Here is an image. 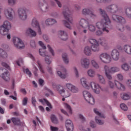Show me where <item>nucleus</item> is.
<instances>
[{
  "label": "nucleus",
  "mask_w": 131,
  "mask_h": 131,
  "mask_svg": "<svg viewBox=\"0 0 131 131\" xmlns=\"http://www.w3.org/2000/svg\"><path fill=\"white\" fill-rule=\"evenodd\" d=\"M100 13L101 14L102 17H103V20H102V23L98 22L96 23V27L98 28V29L102 30L103 31H105V32H109V30L111 26V21H110V19H109V17L105 12V11L102 10L101 9H99Z\"/></svg>",
  "instance_id": "1"
},
{
  "label": "nucleus",
  "mask_w": 131,
  "mask_h": 131,
  "mask_svg": "<svg viewBox=\"0 0 131 131\" xmlns=\"http://www.w3.org/2000/svg\"><path fill=\"white\" fill-rule=\"evenodd\" d=\"M38 43L39 46H40V47L42 48V49H39V53L40 56H42V57H46L45 61L47 64H50V63H52V61L51 60H50L49 58H51V56H55V52L54 51V50H53V48H52L50 45H48L47 47L50 54V55H49L46 52L47 47L46 46H45L43 42H42L41 41H39Z\"/></svg>",
  "instance_id": "2"
},
{
  "label": "nucleus",
  "mask_w": 131,
  "mask_h": 131,
  "mask_svg": "<svg viewBox=\"0 0 131 131\" xmlns=\"http://www.w3.org/2000/svg\"><path fill=\"white\" fill-rule=\"evenodd\" d=\"M80 84L83 88L86 89L87 90H90V89H92L95 94H100L101 90L102 88L100 86L99 84L92 81L90 84L88 83V80L85 78H82L80 79Z\"/></svg>",
  "instance_id": "3"
},
{
  "label": "nucleus",
  "mask_w": 131,
  "mask_h": 131,
  "mask_svg": "<svg viewBox=\"0 0 131 131\" xmlns=\"http://www.w3.org/2000/svg\"><path fill=\"white\" fill-rule=\"evenodd\" d=\"M79 25L82 29L89 28L90 31L94 32L96 30V27L93 24H89V21L83 18H82L79 21Z\"/></svg>",
  "instance_id": "4"
},
{
  "label": "nucleus",
  "mask_w": 131,
  "mask_h": 131,
  "mask_svg": "<svg viewBox=\"0 0 131 131\" xmlns=\"http://www.w3.org/2000/svg\"><path fill=\"white\" fill-rule=\"evenodd\" d=\"M104 70L107 78L108 79H112L111 73H115V72H118L120 69L119 68L116 67L110 68L108 66H105L104 67Z\"/></svg>",
  "instance_id": "5"
},
{
  "label": "nucleus",
  "mask_w": 131,
  "mask_h": 131,
  "mask_svg": "<svg viewBox=\"0 0 131 131\" xmlns=\"http://www.w3.org/2000/svg\"><path fill=\"white\" fill-rule=\"evenodd\" d=\"M12 28L11 23L6 20L4 22L2 26L0 27V34L1 35H6L8 34L9 30Z\"/></svg>",
  "instance_id": "6"
},
{
  "label": "nucleus",
  "mask_w": 131,
  "mask_h": 131,
  "mask_svg": "<svg viewBox=\"0 0 131 131\" xmlns=\"http://www.w3.org/2000/svg\"><path fill=\"white\" fill-rule=\"evenodd\" d=\"M108 80V84L111 89H114V88L116 87L118 90H121V91H124L125 90V87L117 80L113 82L111 81V79Z\"/></svg>",
  "instance_id": "7"
},
{
  "label": "nucleus",
  "mask_w": 131,
  "mask_h": 131,
  "mask_svg": "<svg viewBox=\"0 0 131 131\" xmlns=\"http://www.w3.org/2000/svg\"><path fill=\"white\" fill-rule=\"evenodd\" d=\"M83 96L86 102H88V103H89L91 105L95 104V98H94V97L92 96L90 92L86 91H83Z\"/></svg>",
  "instance_id": "8"
},
{
  "label": "nucleus",
  "mask_w": 131,
  "mask_h": 131,
  "mask_svg": "<svg viewBox=\"0 0 131 131\" xmlns=\"http://www.w3.org/2000/svg\"><path fill=\"white\" fill-rule=\"evenodd\" d=\"M56 90L58 92L59 94L64 98H68L71 96V93L69 91H65L62 86L58 85L56 86Z\"/></svg>",
  "instance_id": "9"
},
{
  "label": "nucleus",
  "mask_w": 131,
  "mask_h": 131,
  "mask_svg": "<svg viewBox=\"0 0 131 131\" xmlns=\"http://www.w3.org/2000/svg\"><path fill=\"white\" fill-rule=\"evenodd\" d=\"M27 9L25 7L20 8L17 10L18 18L23 21H25L27 19Z\"/></svg>",
  "instance_id": "10"
},
{
  "label": "nucleus",
  "mask_w": 131,
  "mask_h": 131,
  "mask_svg": "<svg viewBox=\"0 0 131 131\" xmlns=\"http://www.w3.org/2000/svg\"><path fill=\"white\" fill-rule=\"evenodd\" d=\"M94 112L96 114V115H98L97 117H96L95 120L96 123H98V124H99L100 125H102V124H104V121L101 120L100 118H105L106 117L105 115L99 112V110L97 108L94 109Z\"/></svg>",
  "instance_id": "11"
},
{
  "label": "nucleus",
  "mask_w": 131,
  "mask_h": 131,
  "mask_svg": "<svg viewBox=\"0 0 131 131\" xmlns=\"http://www.w3.org/2000/svg\"><path fill=\"white\" fill-rule=\"evenodd\" d=\"M13 42L14 46L17 49H24L25 48L24 42L19 37H14L13 38Z\"/></svg>",
  "instance_id": "12"
},
{
  "label": "nucleus",
  "mask_w": 131,
  "mask_h": 131,
  "mask_svg": "<svg viewBox=\"0 0 131 131\" xmlns=\"http://www.w3.org/2000/svg\"><path fill=\"white\" fill-rule=\"evenodd\" d=\"M99 60L103 63H110L112 61V58L110 55L107 53H102L99 55Z\"/></svg>",
  "instance_id": "13"
},
{
  "label": "nucleus",
  "mask_w": 131,
  "mask_h": 131,
  "mask_svg": "<svg viewBox=\"0 0 131 131\" xmlns=\"http://www.w3.org/2000/svg\"><path fill=\"white\" fill-rule=\"evenodd\" d=\"M57 74L61 78H66L67 76V71L62 66H58L57 68Z\"/></svg>",
  "instance_id": "14"
},
{
  "label": "nucleus",
  "mask_w": 131,
  "mask_h": 131,
  "mask_svg": "<svg viewBox=\"0 0 131 131\" xmlns=\"http://www.w3.org/2000/svg\"><path fill=\"white\" fill-rule=\"evenodd\" d=\"M31 27H32V28H33V29L37 30L38 34H41V30L40 29L39 24L36 20V18H33L32 23L31 24Z\"/></svg>",
  "instance_id": "15"
},
{
  "label": "nucleus",
  "mask_w": 131,
  "mask_h": 131,
  "mask_svg": "<svg viewBox=\"0 0 131 131\" xmlns=\"http://www.w3.org/2000/svg\"><path fill=\"white\" fill-rule=\"evenodd\" d=\"M90 43H91V49L93 52H98L100 48H99V42L95 39L90 38L89 39Z\"/></svg>",
  "instance_id": "16"
},
{
  "label": "nucleus",
  "mask_w": 131,
  "mask_h": 131,
  "mask_svg": "<svg viewBox=\"0 0 131 131\" xmlns=\"http://www.w3.org/2000/svg\"><path fill=\"white\" fill-rule=\"evenodd\" d=\"M0 74H1V77L5 81H9L10 80V77H9L10 75L6 69L1 68Z\"/></svg>",
  "instance_id": "17"
},
{
  "label": "nucleus",
  "mask_w": 131,
  "mask_h": 131,
  "mask_svg": "<svg viewBox=\"0 0 131 131\" xmlns=\"http://www.w3.org/2000/svg\"><path fill=\"white\" fill-rule=\"evenodd\" d=\"M13 13H15V11L12 8H8L5 11V15L7 19L9 20H13L14 16Z\"/></svg>",
  "instance_id": "18"
},
{
  "label": "nucleus",
  "mask_w": 131,
  "mask_h": 131,
  "mask_svg": "<svg viewBox=\"0 0 131 131\" xmlns=\"http://www.w3.org/2000/svg\"><path fill=\"white\" fill-rule=\"evenodd\" d=\"M63 14L64 18H66V20H67V21L70 23L71 25H73L72 17L70 16V11L67 9L63 12Z\"/></svg>",
  "instance_id": "19"
},
{
  "label": "nucleus",
  "mask_w": 131,
  "mask_h": 131,
  "mask_svg": "<svg viewBox=\"0 0 131 131\" xmlns=\"http://www.w3.org/2000/svg\"><path fill=\"white\" fill-rule=\"evenodd\" d=\"M111 56L112 57V59H113L114 61H118L120 57V54L118 50L114 49L111 52Z\"/></svg>",
  "instance_id": "20"
},
{
  "label": "nucleus",
  "mask_w": 131,
  "mask_h": 131,
  "mask_svg": "<svg viewBox=\"0 0 131 131\" xmlns=\"http://www.w3.org/2000/svg\"><path fill=\"white\" fill-rule=\"evenodd\" d=\"M66 127L68 131H73L74 126L73 123L71 120H67L66 121Z\"/></svg>",
  "instance_id": "21"
},
{
  "label": "nucleus",
  "mask_w": 131,
  "mask_h": 131,
  "mask_svg": "<svg viewBox=\"0 0 131 131\" xmlns=\"http://www.w3.org/2000/svg\"><path fill=\"white\" fill-rule=\"evenodd\" d=\"M90 59L84 58L81 59V65L83 68H89L90 67Z\"/></svg>",
  "instance_id": "22"
},
{
  "label": "nucleus",
  "mask_w": 131,
  "mask_h": 131,
  "mask_svg": "<svg viewBox=\"0 0 131 131\" xmlns=\"http://www.w3.org/2000/svg\"><path fill=\"white\" fill-rule=\"evenodd\" d=\"M26 35L33 37L36 36V32L31 29V28H29L26 30Z\"/></svg>",
  "instance_id": "23"
},
{
  "label": "nucleus",
  "mask_w": 131,
  "mask_h": 131,
  "mask_svg": "<svg viewBox=\"0 0 131 131\" xmlns=\"http://www.w3.org/2000/svg\"><path fill=\"white\" fill-rule=\"evenodd\" d=\"M112 18L113 20L118 21V22H120L122 24H124V23H125V19H124V18L121 16H118L116 15H113Z\"/></svg>",
  "instance_id": "24"
},
{
  "label": "nucleus",
  "mask_w": 131,
  "mask_h": 131,
  "mask_svg": "<svg viewBox=\"0 0 131 131\" xmlns=\"http://www.w3.org/2000/svg\"><path fill=\"white\" fill-rule=\"evenodd\" d=\"M39 102H40V103H41L42 104H46L47 105V106H48V107H47L46 108V110L47 111H50V109H52L53 108V106H52V104H51V103H50V102H49V101L48 100H47V99H39Z\"/></svg>",
  "instance_id": "25"
},
{
  "label": "nucleus",
  "mask_w": 131,
  "mask_h": 131,
  "mask_svg": "<svg viewBox=\"0 0 131 131\" xmlns=\"http://www.w3.org/2000/svg\"><path fill=\"white\" fill-rule=\"evenodd\" d=\"M107 9L111 13H116V11H118V6L116 5H113L108 6Z\"/></svg>",
  "instance_id": "26"
},
{
  "label": "nucleus",
  "mask_w": 131,
  "mask_h": 131,
  "mask_svg": "<svg viewBox=\"0 0 131 131\" xmlns=\"http://www.w3.org/2000/svg\"><path fill=\"white\" fill-rule=\"evenodd\" d=\"M59 35L61 36V39L62 40H67L68 38V35H67V33L66 32H64V31H60L58 32Z\"/></svg>",
  "instance_id": "27"
},
{
  "label": "nucleus",
  "mask_w": 131,
  "mask_h": 131,
  "mask_svg": "<svg viewBox=\"0 0 131 131\" xmlns=\"http://www.w3.org/2000/svg\"><path fill=\"white\" fill-rule=\"evenodd\" d=\"M82 13L84 15H86L88 14L91 17V18H94L95 17V14H93V12L90 10V9H83Z\"/></svg>",
  "instance_id": "28"
},
{
  "label": "nucleus",
  "mask_w": 131,
  "mask_h": 131,
  "mask_svg": "<svg viewBox=\"0 0 131 131\" xmlns=\"http://www.w3.org/2000/svg\"><path fill=\"white\" fill-rule=\"evenodd\" d=\"M8 58V54L4 50L0 48V59Z\"/></svg>",
  "instance_id": "29"
},
{
  "label": "nucleus",
  "mask_w": 131,
  "mask_h": 131,
  "mask_svg": "<svg viewBox=\"0 0 131 131\" xmlns=\"http://www.w3.org/2000/svg\"><path fill=\"white\" fill-rule=\"evenodd\" d=\"M11 121H12L13 124L14 125H21V121H20V119L19 118H15L13 117L11 118Z\"/></svg>",
  "instance_id": "30"
},
{
  "label": "nucleus",
  "mask_w": 131,
  "mask_h": 131,
  "mask_svg": "<svg viewBox=\"0 0 131 131\" xmlns=\"http://www.w3.org/2000/svg\"><path fill=\"white\" fill-rule=\"evenodd\" d=\"M63 106L68 111L69 114H72V108H71V106L67 103H63Z\"/></svg>",
  "instance_id": "31"
},
{
  "label": "nucleus",
  "mask_w": 131,
  "mask_h": 131,
  "mask_svg": "<svg viewBox=\"0 0 131 131\" xmlns=\"http://www.w3.org/2000/svg\"><path fill=\"white\" fill-rule=\"evenodd\" d=\"M123 50L126 54H128V55H131V47L130 46H124Z\"/></svg>",
  "instance_id": "32"
},
{
  "label": "nucleus",
  "mask_w": 131,
  "mask_h": 131,
  "mask_svg": "<svg viewBox=\"0 0 131 131\" xmlns=\"http://www.w3.org/2000/svg\"><path fill=\"white\" fill-rule=\"evenodd\" d=\"M84 53L86 56H91L92 55V50L91 47L86 46L84 49Z\"/></svg>",
  "instance_id": "33"
},
{
  "label": "nucleus",
  "mask_w": 131,
  "mask_h": 131,
  "mask_svg": "<svg viewBox=\"0 0 131 131\" xmlns=\"http://www.w3.org/2000/svg\"><path fill=\"white\" fill-rule=\"evenodd\" d=\"M45 23L46 25H53L55 23H57V21L54 19L49 18L46 20Z\"/></svg>",
  "instance_id": "34"
},
{
  "label": "nucleus",
  "mask_w": 131,
  "mask_h": 131,
  "mask_svg": "<svg viewBox=\"0 0 131 131\" xmlns=\"http://www.w3.org/2000/svg\"><path fill=\"white\" fill-rule=\"evenodd\" d=\"M87 74L90 77H95L96 75V71L93 69H90L88 71Z\"/></svg>",
  "instance_id": "35"
},
{
  "label": "nucleus",
  "mask_w": 131,
  "mask_h": 131,
  "mask_svg": "<svg viewBox=\"0 0 131 131\" xmlns=\"http://www.w3.org/2000/svg\"><path fill=\"white\" fill-rule=\"evenodd\" d=\"M130 95L126 93H122L121 94V97L123 100H129V99H130Z\"/></svg>",
  "instance_id": "36"
},
{
  "label": "nucleus",
  "mask_w": 131,
  "mask_h": 131,
  "mask_svg": "<svg viewBox=\"0 0 131 131\" xmlns=\"http://www.w3.org/2000/svg\"><path fill=\"white\" fill-rule=\"evenodd\" d=\"M99 42L101 46H102V47H107L108 45V43H107V41L104 38L100 39L99 40Z\"/></svg>",
  "instance_id": "37"
},
{
  "label": "nucleus",
  "mask_w": 131,
  "mask_h": 131,
  "mask_svg": "<svg viewBox=\"0 0 131 131\" xmlns=\"http://www.w3.org/2000/svg\"><path fill=\"white\" fill-rule=\"evenodd\" d=\"M51 119L53 123H54V124H58L59 121H58V119H57L55 115H52L51 116Z\"/></svg>",
  "instance_id": "38"
},
{
  "label": "nucleus",
  "mask_w": 131,
  "mask_h": 131,
  "mask_svg": "<svg viewBox=\"0 0 131 131\" xmlns=\"http://www.w3.org/2000/svg\"><path fill=\"white\" fill-rule=\"evenodd\" d=\"M91 63L93 67H94L96 69H98V68H99V64L97 63V61H96V60L92 59L91 61Z\"/></svg>",
  "instance_id": "39"
},
{
  "label": "nucleus",
  "mask_w": 131,
  "mask_h": 131,
  "mask_svg": "<svg viewBox=\"0 0 131 131\" xmlns=\"http://www.w3.org/2000/svg\"><path fill=\"white\" fill-rule=\"evenodd\" d=\"M121 68L123 70H124V71H128L129 70V66H128L127 63H124L121 65Z\"/></svg>",
  "instance_id": "40"
},
{
  "label": "nucleus",
  "mask_w": 131,
  "mask_h": 131,
  "mask_svg": "<svg viewBox=\"0 0 131 131\" xmlns=\"http://www.w3.org/2000/svg\"><path fill=\"white\" fill-rule=\"evenodd\" d=\"M62 59L66 64H68L69 62V60L68 59V57H67V54L66 53H64L62 54Z\"/></svg>",
  "instance_id": "41"
},
{
  "label": "nucleus",
  "mask_w": 131,
  "mask_h": 131,
  "mask_svg": "<svg viewBox=\"0 0 131 131\" xmlns=\"http://www.w3.org/2000/svg\"><path fill=\"white\" fill-rule=\"evenodd\" d=\"M98 79L100 83H102L103 84H104L106 83V81H105V79L102 75H98Z\"/></svg>",
  "instance_id": "42"
},
{
  "label": "nucleus",
  "mask_w": 131,
  "mask_h": 131,
  "mask_svg": "<svg viewBox=\"0 0 131 131\" xmlns=\"http://www.w3.org/2000/svg\"><path fill=\"white\" fill-rule=\"evenodd\" d=\"M37 64L40 72L42 73H45V71H43V69H42V66H41V64H40V62L39 61H37Z\"/></svg>",
  "instance_id": "43"
},
{
  "label": "nucleus",
  "mask_w": 131,
  "mask_h": 131,
  "mask_svg": "<svg viewBox=\"0 0 131 131\" xmlns=\"http://www.w3.org/2000/svg\"><path fill=\"white\" fill-rule=\"evenodd\" d=\"M73 70L77 77H79V73H78V70H77V68L75 67H74L73 68Z\"/></svg>",
  "instance_id": "44"
},
{
  "label": "nucleus",
  "mask_w": 131,
  "mask_h": 131,
  "mask_svg": "<svg viewBox=\"0 0 131 131\" xmlns=\"http://www.w3.org/2000/svg\"><path fill=\"white\" fill-rule=\"evenodd\" d=\"M120 108L122 110H124V111H127V109H128L127 106H126V105H125V104L124 103H122L120 104Z\"/></svg>",
  "instance_id": "45"
},
{
  "label": "nucleus",
  "mask_w": 131,
  "mask_h": 131,
  "mask_svg": "<svg viewBox=\"0 0 131 131\" xmlns=\"http://www.w3.org/2000/svg\"><path fill=\"white\" fill-rule=\"evenodd\" d=\"M8 3L10 6H15L17 3V0H8Z\"/></svg>",
  "instance_id": "46"
},
{
  "label": "nucleus",
  "mask_w": 131,
  "mask_h": 131,
  "mask_svg": "<svg viewBox=\"0 0 131 131\" xmlns=\"http://www.w3.org/2000/svg\"><path fill=\"white\" fill-rule=\"evenodd\" d=\"M74 86V85H73L70 83H68L66 84V86L67 89H68V90H69V91H71L73 86Z\"/></svg>",
  "instance_id": "47"
},
{
  "label": "nucleus",
  "mask_w": 131,
  "mask_h": 131,
  "mask_svg": "<svg viewBox=\"0 0 131 131\" xmlns=\"http://www.w3.org/2000/svg\"><path fill=\"white\" fill-rule=\"evenodd\" d=\"M71 92L72 93H73L74 94L78 93V88H77V87L74 85L73 86V88H72V90H71Z\"/></svg>",
  "instance_id": "48"
},
{
  "label": "nucleus",
  "mask_w": 131,
  "mask_h": 131,
  "mask_svg": "<svg viewBox=\"0 0 131 131\" xmlns=\"http://www.w3.org/2000/svg\"><path fill=\"white\" fill-rule=\"evenodd\" d=\"M46 91L48 92V93H46L45 94L46 97H49L50 95H53L54 94L53 93V92H52L51 90H49L48 88H46Z\"/></svg>",
  "instance_id": "49"
},
{
  "label": "nucleus",
  "mask_w": 131,
  "mask_h": 131,
  "mask_svg": "<svg viewBox=\"0 0 131 131\" xmlns=\"http://www.w3.org/2000/svg\"><path fill=\"white\" fill-rule=\"evenodd\" d=\"M63 24L65 25V26L67 27V28H68L69 29H71V26L70 24H69V23L64 20Z\"/></svg>",
  "instance_id": "50"
},
{
  "label": "nucleus",
  "mask_w": 131,
  "mask_h": 131,
  "mask_svg": "<svg viewBox=\"0 0 131 131\" xmlns=\"http://www.w3.org/2000/svg\"><path fill=\"white\" fill-rule=\"evenodd\" d=\"M27 102H28V98L27 97L24 98L23 100V106H26V105H27Z\"/></svg>",
  "instance_id": "51"
},
{
  "label": "nucleus",
  "mask_w": 131,
  "mask_h": 131,
  "mask_svg": "<svg viewBox=\"0 0 131 131\" xmlns=\"http://www.w3.org/2000/svg\"><path fill=\"white\" fill-rule=\"evenodd\" d=\"M33 71L34 72V74L35 76H37V71H38V70L37 69L36 67L33 66Z\"/></svg>",
  "instance_id": "52"
},
{
  "label": "nucleus",
  "mask_w": 131,
  "mask_h": 131,
  "mask_svg": "<svg viewBox=\"0 0 131 131\" xmlns=\"http://www.w3.org/2000/svg\"><path fill=\"white\" fill-rule=\"evenodd\" d=\"M50 130L51 131H58L59 130V128L57 127L50 126Z\"/></svg>",
  "instance_id": "53"
},
{
  "label": "nucleus",
  "mask_w": 131,
  "mask_h": 131,
  "mask_svg": "<svg viewBox=\"0 0 131 131\" xmlns=\"http://www.w3.org/2000/svg\"><path fill=\"white\" fill-rule=\"evenodd\" d=\"M32 103L34 106V107H36V99H35V97H32Z\"/></svg>",
  "instance_id": "54"
},
{
  "label": "nucleus",
  "mask_w": 131,
  "mask_h": 131,
  "mask_svg": "<svg viewBox=\"0 0 131 131\" xmlns=\"http://www.w3.org/2000/svg\"><path fill=\"white\" fill-rule=\"evenodd\" d=\"M16 64H17L18 66H21L22 64H23V60L21 58L19 59L16 61Z\"/></svg>",
  "instance_id": "55"
},
{
  "label": "nucleus",
  "mask_w": 131,
  "mask_h": 131,
  "mask_svg": "<svg viewBox=\"0 0 131 131\" xmlns=\"http://www.w3.org/2000/svg\"><path fill=\"white\" fill-rule=\"evenodd\" d=\"M24 72H25V73H26L27 74H28V75H29V77L31 76V72L29 71V70H28V69H26V70H24Z\"/></svg>",
  "instance_id": "56"
},
{
  "label": "nucleus",
  "mask_w": 131,
  "mask_h": 131,
  "mask_svg": "<svg viewBox=\"0 0 131 131\" xmlns=\"http://www.w3.org/2000/svg\"><path fill=\"white\" fill-rule=\"evenodd\" d=\"M117 78H118V79H119V80H120V81L123 80V76H122L121 75V74H118L117 75Z\"/></svg>",
  "instance_id": "57"
},
{
  "label": "nucleus",
  "mask_w": 131,
  "mask_h": 131,
  "mask_svg": "<svg viewBox=\"0 0 131 131\" xmlns=\"http://www.w3.org/2000/svg\"><path fill=\"white\" fill-rule=\"evenodd\" d=\"M30 46L31 47H32V48H35L36 45L35 44V42L34 41V40H31L30 41Z\"/></svg>",
  "instance_id": "58"
},
{
  "label": "nucleus",
  "mask_w": 131,
  "mask_h": 131,
  "mask_svg": "<svg viewBox=\"0 0 131 131\" xmlns=\"http://www.w3.org/2000/svg\"><path fill=\"white\" fill-rule=\"evenodd\" d=\"M43 4H46V1H45V0H40L38 6L39 7H42V6H43Z\"/></svg>",
  "instance_id": "59"
},
{
  "label": "nucleus",
  "mask_w": 131,
  "mask_h": 131,
  "mask_svg": "<svg viewBox=\"0 0 131 131\" xmlns=\"http://www.w3.org/2000/svg\"><path fill=\"white\" fill-rule=\"evenodd\" d=\"M2 66H3V67H5V68H7V69L10 70V66H9V65H8L7 63L5 62H2Z\"/></svg>",
  "instance_id": "60"
},
{
  "label": "nucleus",
  "mask_w": 131,
  "mask_h": 131,
  "mask_svg": "<svg viewBox=\"0 0 131 131\" xmlns=\"http://www.w3.org/2000/svg\"><path fill=\"white\" fill-rule=\"evenodd\" d=\"M43 38L47 42H49V41H50V40L49 39V37L46 35H44L43 36Z\"/></svg>",
  "instance_id": "61"
},
{
  "label": "nucleus",
  "mask_w": 131,
  "mask_h": 131,
  "mask_svg": "<svg viewBox=\"0 0 131 131\" xmlns=\"http://www.w3.org/2000/svg\"><path fill=\"white\" fill-rule=\"evenodd\" d=\"M90 126L93 128H95V127L96 126V124H95L94 121H90Z\"/></svg>",
  "instance_id": "62"
},
{
  "label": "nucleus",
  "mask_w": 131,
  "mask_h": 131,
  "mask_svg": "<svg viewBox=\"0 0 131 131\" xmlns=\"http://www.w3.org/2000/svg\"><path fill=\"white\" fill-rule=\"evenodd\" d=\"M43 82H44L43 80L41 79H39V84H40V85H41V86L43 85Z\"/></svg>",
  "instance_id": "63"
},
{
  "label": "nucleus",
  "mask_w": 131,
  "mask_h": 131,
  "mask_svg": "<svg viewBox=\"0 0 131 131\" xmlns=\"http://www.w3.org/2000/svg\"><path fill=\"white\" fill-rule=\"evenodd\" d=\"M127 84L129 88L131 89V80H128L127 81Z\"/></svg>",
  "instance_id": "64"
}]
</instances>
